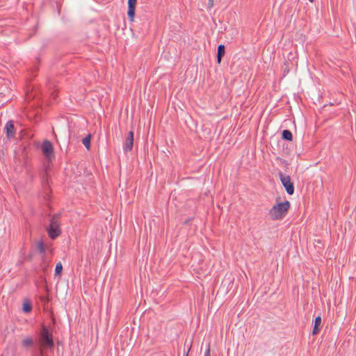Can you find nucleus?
I'll return each mask as SVG.
<instances>
[{
  "instance_id": "nucleus-1",
  "label": "nucleus",
  "mask_w": 356,
  "mask_h": 356,
  "mask_svg": "<svg viewBox=\"0 0 356 356\" xmlns=\"http://www.w3.org/2000/svg\"><path fill=\"white\" fill-rule=\"evenodd\" d=\"M291 204L288 200L274 205L269 211L270 218L273 220L282 219L288 213Z\"/></svg>"
},
{
  "instance_id": "nucleus-2",
  "label": "nucleus",
  "mask_w": 356,
  "mask_h": 356,
  "mask_svg": "<svg viewBox=\"0 0 356 356\" xmlns=\"http://www.w3.org/2000/svg\"><path fill=\"white\" fill-rule=\"evenodd\" d=\"M60 218V213H56L53 215L50 219V223L49 226L46 228L48 236L52 240L58 238L61 234L59 222Z\"/></svg>"
},
{
  "instance_id": "nucleus-3",
  "label": "nucleus",
  "mask_w": 356,
  "mask_h": 356,
  "mask_svg": "<svg viewBox=\"0 0 356 356\" xmlns=\"http://www.w3.org/2000/svg\"><path fill=\"white\" fill-rule=\"evenodd\" d=\"M41 345L44 348H52L54 346L52 334L45 325H42L39 336Z\"/></svg>"
},
{
  "instance_id": "nucleus-4",
  "label": "nucleus",
  "mask_w": 356,
  "mask_h": 356,
  "mask_svg": "<svg viewBox=\"0 0 356 356\" xmlns=\"http://www.w3.org/2000/svg\"><path fill=\"white\" fill-rule=\"evenodd\" d=\"M278 175L286 193L289 195H293L294 193V186L290 176L284 175L282 172H279Z\"/></svg>"
},
{
  "instance_id": "nucleus-5",
  "label": "nucleus",
  "mask_w": 356,
  "mask_h": 356,
  "mask_svg": "<svg viewBox=\"0 0 356 356\" xmlns=\"http://www.w3.org/2000/svg\"><path fill=\"white\" fill-rule=\"evenodd\" d=\"M42 151L44 156L51 160L54 158V147L51 143L47 140H45L42 144Z\"/></svg>"
},
{
  "instance_id": "nucleus-6",
  "label": "nucleus",
  "mask_w": 356,
  "mask_h": 356,
  "mask_svg": "<svg viewBox=\"0 0 356 356\" xmlns=\"http://www.w3.org/2000/svg\"><path fill=\"white\" fill-rule=\"evenodd\" d=\"M134 131H130L127 136L126 137L125 142L124 143L123 149L124 152H129L131 151L133 148V144H134Z\"/></svg>"
},
{
  "instance_id": "nucleus-7",
  "label": "nucleus",
  "mask_w": 356,
  "mask_h": 356,
  "mask_svg": "<svg viewBox=\"0 0 356 356\" xmlns=\"http://www.w3.org/2000/svg\"><path fill=\"white\" fill-rule=\"evenodd\" d=\"M137 0H128L127 15L130 21L133 22L135 16V10Z\"/></svg>"
},
{
  "instance_id": "nucleus-8",
  "label": "nucleus",
  "mask_w": 356,
  "mask_h": 356,
  "mask_svg": "<svg viewBox=\"0 0 356 356\" xmlns=\"http://www.w3.org/2000/svg\"><path fill=\"white\" fill-rule=\"evenodd\" d=\"M5 132L8 138H14L15 135V129L13 121H8L4 127Z\"/></svg>"
},
{
  "instance_id": "nucleus-9",
  "label": "nucleus",
  "mask_w": 356,
  "mask_h": 356,
  "mask_svg": "<svg viewBox=\"0 0 356 356\" xmlns=\"http://www.w3.org/2000/svg\"><path fill=\"white\" fill-rule=\"evenodd\" d=\"M225 45L224 44H220L218 47L217 56H216L217 63L218 64H220L221 63L222 58L225 56Z\"/></svg>"
},
{
  "instance_id": "nucleus-10",
  "label": "nucleus",
  "mask_w": 356,
  "mask_h": 356,
  "mask_svg": "<svg viewBox=\"0 0 356 356\" xmlns=\"http://www.w3.org/2000/svg\"><path fill=\"white\" fill-rule=\"evenodd\" d=\"M321 316H318L316 317L315 320H314V326L313 327V330H312V334L313 335H316L319 331H320V327H321Z\"/></svg>"
},
{
  "instance_id": "nucleus-11",
  "label": "nucleus",
  "mask_w": 356,
  "mask_h": 356,
  "mask_svg": "<svg viewBox=\"0 0 356 356\" xmlns=\"http://www.w3.org/2000/svg\"><path fill=\"white\" fill-rule=\"evenodd\" d=\"M36 250L42 255V259H44V257H46V247L42 241H40L37 243Z\"/></svg>"
},
{
  "instance_id": "nucleus-12",
  "label": "nucleus",
  "mask_w": 356,
  "mask_h": 356,
  "mask_svg": "<svg viewBox=\"0 0 356 356\" xmlns=\"http://www.w3.org/2000/svg\"><path fill=\"white\" fill-rule=\"evenodd\" d=\"M282 138L287 141H291L293 140V134L289 129H284L282 132Z\"/></svg>"
},
{
  "instance_id": "nucleus-13",
  "label": "nucleus",
  "mask_w": 356,
  "mask_h": 356,
  "mask_svg": "<svg viewBox=\"0 0 356 356\" xmlns=\"http://www.w3.org/2000/svg\"><path fill=\"white\" fill-rule=\"evenodd\" d=\"M22 344L24 347L28 348L31 347L33 344V340L31 337H28L22 340Z\"/></svg>"
},
{
  "instance_id": "nucleus-14",
  "label": "nucleus",
  "mask_w": 356,
  "mask_h": 356,
  "mask_svg": "<svg viewBox=\"0 0 356 356\" xmlns=\"http://www.w3.org/2000/svg\"><path fill=\"white\" fill-rule=\"evenodd\" d=\"M90 140H91V135L88 134L86 136L83 140L82 143L84 145V146L86 147L87 149H90Z\"/></svg>"
},
{
  "instance_id": "nucleus-15",
  "label": "nucleus",
  "mask_w": 356,
  "mask_h": 356,
  "mask_svg": "<svg viewBox=\"0 0 356 356\" xmlns=\"http://www.w3.org/2000/svg\"><path fill=\"white\" fill-rule=\"evenodd\" d=\"M63 271V265L61 262H58L56 264L55 268V276L60 277Z\"/></svg>"
},
{
  "instance_id": "nucleus-16",
  "label": "nucleus",
  "mask_w": 356,
  "mask_h": 356,
  "mask_svg": "<svg viewBox=\"0 0 356 356\" xmlns=\"http://www.w3.org/2000/svg\"><path fill=\"white\" fill-rule=\"evenodd\" d=\"M23 311L25 313H29L32 310V305L30 302H24L22 307Z\"/></svg>"
},
{
  "instance_id": "nucleus-17",
  "label": "nucleus",
  "mask_w": 356,
  "mask_h": 356,
  "mask_svg": "<svg viewBox=\"0 0 356 356\" xmlns=\"http://www.w3.org/2000/svg\"><path fill=\"white\" fill-rule=\"evenodd\" d=\"M40 267L44 271V273H45L47 270V268L49 267V262L46 261V257H44V259H42Z\"/></svg>"
},
{
  "instance_id": "nucleus-18",
  "label": "nucleus",
  "mask_w": 356,
  "mask_h": 356,
  "mask_svg": "<svg viewBox=\"0 0 356 356\" xmlns=\"http://www.w3.org/2000/svg\"><path fill=\"white\" fill-rule=\"evenodd\" d=\"M284 75L285 76L286 74H288L290 71V67H289V63L288 61H286L284 63Z\"/></svg>"
},
{
  "instance_id": "nucleus-19",
  "label": "nucleus",
  "mask_w": 356,
  "mask_h": 356,
  "mask_svg": "<svg viewBox=\"0 0 356 356\" xmlns=\"http://www.w3.org/2000/svg\"><path fill=\"white\" fill-rule=\"evenodd\" d=\"M43 176H44V177H43V179H46V180H45V184H47H47H48V177H49V175H48V173H47V170L44 172V175H43Z\"/></svg>"
},
{
  "instance_id": "nucleus-20",
  "label": "nucleus",
  "mask_w": 356,
  "mask_h": 356,
  "mask_svg": "<svg viewBox=\"0 0 356 356\" xmlns=\"http://www.w3.org/2000/svg\"><path fill=\"white\" fill-rule=\"evenodd\" d=\"M204 356H211L209 345L208 346V348H207V350L205 351V353H204Z\"/></svg>"
},
{
  "instance_id": "nucleus-21",
  "label": "nucleus",
  "mask_w": 356,
  "mask_h": 356,
  "mask_svg": "<svg viewBox=\"0 0 356 356\" xmlns=\"http://www.w3.org/2000/svg\"><path fill=\"white\" fill-rule=\"evenodd\" d=\"M213 6V0H208V7L211 8Z\"/></svg>"
},
{
  "instance_id": "nucleus-22",
  "label": "nucleus",
  "mask_w": 356,
  "mask_h": 356,
  "mask_svg": "<svg viewBox=\"0 0 356 356\" xmlns=\"http://www.w3.org/2000/svg\"><path fill=\"white\" fill-rule=\"evenodd\" d=\"M36 356H44L42 353H40L39 355H36Z\"/></svg>"
},
{
  "instance_id": "nucleus-23",
  "label": "nucleus",
  "mask_w": 356,
  "mask_h": 356,
  "mask_svg": "<svg viewBox=\"0 0 356 356\" xmlns=\"http://www.w3.org/2000/svg\"><path fill=\"white\" fill-rule=\"evenodd\" d=\"M188 352L185 354L184 356H188Z\"/></svg>"
},
{
  "instance_id": "nucleus-24",
  "label": "nucleus",
  "mask_w": 356,
  "mask_h": 356,
  "mask_svg": "<svg viewBox=\"0 0 356 356\" xmlns=\"http://www.w3.org/2000/svg\"><path fill=\"white\" fill-rule=\"evenodd\" d=\"M310 2H314V0H309Z\"/></svg>"
}]
</instances>
